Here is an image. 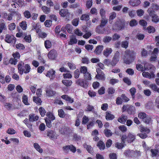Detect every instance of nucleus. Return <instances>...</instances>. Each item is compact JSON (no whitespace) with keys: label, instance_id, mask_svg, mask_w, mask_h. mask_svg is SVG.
Masks as SVG:
<instances>
[{"label":"nucleus","instance_id":"1","mask_svg":"<svg viewBox=\"0 0 159 159\" xmlns=\"http://www.w3.org/2000/svg\"><path fill=\"white\" fill-rule=\"evenodd\" d=\"M136 52L134 51L126 50L125 52L124 62L126 64H129L134 60L136 57Z\"/></svg>","mask_w":159,"mask_h":159},{"label":"nucleus","instance_id":"2","mask_svg":"<svg viewBox=\"0 0 159 159\" xmlns=\"http://www.w3.org/2000/svg\"><path fill=\"white\" fill-rule=\"evenodd\" d=\"M18 72L20 75H22L24 72L25 74L29 73L30 70V67L29 65L26 64L24 65L22 61L20 62L18 65Z\"/></svg>","mask_w":159,"mask_h":159},{"label":"nucleus","instance_id":"3","mask_svg":"<svg viewBox=\"0 0 159 159\" xmlns=\"http://www.w3.org/2000/svg\"><path fill=\"white\" fill-rule=\"evenodd\" d=\"M135 139V135L133 134L129 133L127 136L126 135H123L121 138V140L123 141H125V140L128 143L133 142Z\"/></svg>","mask_w":159,"mask_h":159},{"label":"nucleus","instance_id":"4","mask_svg":"<svg viewBox=\"0 0 159 159\" xmlns=\"http://www.w3.org/2000/svg\"><path fill=\"white\" fill-rule=\"evenodd\" d=\"M124 153L126 156L129 157H137L140 155V151H134L130 150H125Z\"/></svg>","mask_w":159,"mask_h":159},{"label":"nucleus","instance_id":"5","mask_svg":"<svg viewBox=\"0 0 159 159\" xmlns=\"http://www.w3.org/2000/svg\"><path fill=\"white\" fill-rule=\"evenodd\" d=\"M148 12L149 16L152 18V20L153 22L157 23L159 21L158 16L155 14L154 11L152 10L151 7H150L148 9Z\"/></svg>","mask_w":159,"mask_h":159},{"label":"nucleus","instance_id":"6","mask_svg":"<svg viewBox=\"0 0 159 159\" xmlns=\"http://www.w3.org/2000/svg\"><path fill=\"white\" fill-rule=\"evenodd\" d=\"M76 84L84 88H86L88 87L89 84L87 81L81 79L77 80L76 81Z\"/></svg>","mask_w":159,"mask_h":159},{"label":"nucleus","instance_id":"7","mask_svg":"<svg viewBox=\"0 0 159 159\" xmlns=\"http://www.w3.org/2000/svg\"><path fill=\"white\" fill-rule=\"evenodd\" d=\"M5 41L8 43H15L16 41V38L12 35L7 34L5 35Z\"/></svg>","mask_w":159,"mask_h":159},{"label":"nucleus","instance_id":"8","mask_svg":"<svg viewBox=\"0 0 159 159\" xmlns=\"http://www.w3.org/2000/svg\"><path fill=\"white\" fill-rule=\"evenodd\" d=\"M55 71L51 69L48 70L45 74L46 76L49 77L50 80L54 79L55 77Z\"/></svg>","mask_w":159,"mask_h":159},{"label":"nucleus","instance_id":"9","mask_svg":"<svg viewBox=\"0 0 159 159\" xmlns=\"http://www.w3.org/2000/svg\"><path fill=\"white\" fill-rule=\"evenodd\" d=\"M47 135L50 139L54 140L57 138V136L56 132L52 130H49L47 131Z\"/></svg>","mask_w":159,"mask_h":159},{"label":"nucleus","instance_id":"10","mask_svg":"<svg viewBox=\"0 0 159 159\" xmlns=\"http://www.w3.org/2000/svg\"><path fill=\"white\" fill-rule=\"evenodd\" d=\"M57 55V51L54 49H52L49 52L48 57L49 59L54 60L56 58Z\"/></svg>","mask_w":159,"mask_h":159},{"label":"nucleus","instance_id":"11","mask_svg":"<svg viewBox=\"0 0 159 159\" xmlns=\"http://www.w3.org/2000/svg\"><path fill=\"white\" fill-rule=\"evenodd\" d=\"M118 23H119V20L117 21L112 26V30L116 31H118L122 30L124 27V25H120V27H118Z\"/></svg>","mask_w":159,"mask_h":159},{"label":"nucleus","instance_id":"12","mask_svg":"<svg viewBox=\"0 0 159 159\" xmlns=\"http://www.w3.org/2000/svg\"><path fill=\"white\" fill-rule=\"evenodd\" d=\"M112 49L111 48L107 47L103 50V54L106 57H108L112 53Z\"/></svg>","mask_w":159,"mask_h":159},{"label":"nucleus","instance_id":"13","mask_svg":"<svg viewBox=\"0 0 159 159\" xmlns=\"http://www.w3.org/2000/svg\"><path fill=\"white\" fill-rule=\"evenodd\" d=\"M59 14L62 17L69 16L70 14L67 10L64 9H61L60 10Z\"/></svg>","mask_w":159,"mask_h":159},{"label":"nucleus","instance_id":"14","mask_svg":"<svg viewBox=\"0 0 159 159\" xmlns=\"http://www.w3.org/2000/svg\"><path fill=\"white\" fill-rule=\"evenodd\" d=\"M102 27L98 25V26L95 29L96 32L99 34H103L104 33H106L107 34H108L109 32L106 33L105 31V29H102Z\"/></svg>","mask_w":159,"mask_h":159},{"label":"nucleus","instance_id":"15","mask_svg":"<svg viewBox=\"0 0 159 159\" xmlns=\"http://www.w3.org/2000/svg\"><path fill=\"white\" fill-rule=\"evenodd\" d=\"M142 75L143 77L149 79L154 78L155 75L153 72H151V74L148 72H143L142 73Z\"/></svg>","mask_w":159,"mask_h":159},{"label":"nucleus","instance_id":"16","mask_svg":"<svg viewBox=\"0 0 159 159\" xmlns=\"http://www.w3.org/2000/svg\"><path fill=\"white\" fill-rule=\"evenodd\" d=\"M62 98L65 100L66 101L70 103H72L74 102V99L66 95H63L61 96Z\"/></svg>","mask_w":159,"mask_h":159},{"label":"nucleus","instance_id":"17","mask_svg":"<svg viewBox=\"0 0 159 159\" xmlns=\"http://www.w3.org/2000/svg\"><path fill=\"white\" fill-rule=\"evenodd\" d=\"M58 112L59 116L61 118H63L64 117H70V116L69 115L65 114L64 111L62 109L58 110Z\"/></svg>","mask_w":159,"mask_h":159},{"label":"nucleus","instance_id":"18","mask_svg":"<svg viewBox=\"0 0 159 159\" xmlns=\"http://www.w3.org/2000/svg\"><path fill=\"white\" fill-rule=\"evenodd\" d=\"M39 116L34 114H30L29 116V121L32 122L36 121L39 119Z\"/></svg>","mask_w":159,"mask_h":159},{"label":"nucleus","instance_id":"19","mask_svg":"<svg viewBox=\"0 0 159 159\" xmlns=\"http://www.w3.org/2000/svg\"><path fill=\"white\" fill-rule=\"evenodd\" d=\"M61 29L63 31L65 29L69 33H71L72 31L73 27L71 25L67 24L66 25L65 27H62Z\"/></svg>","mask_w":159,"mask_h":159},{"label":"nucleus","instance_id":"20","mask_svg":"<svg viewBox=\"0 0 159 159\" xmlns=\"http://www.w3.org/2000/svg\"><path fill=\"white\" fill-rule=\"evenodd\" d=\"M141 2L140 0H130L129 3L131 5L135 7L138 6Z\"/></svg>","mask_w":159,"mask_h":159},{"label":"nucleus","instance_id":"21","mask_svg":"<svg viewBox=\"0 0 159 159\" xmlns=\"http://www.w3.org/2000/svg\"><path fill=\"white\" fill-rule=\"evenodd\" d=\"M127 119V116L124 115H122L118 119V121L122 124H124Z\"/></svg>","mask_w":159,"mask_h":159},{"label":"nucleus","instance_id":"22","mask_svg":"<svg viewBox=\"0 0 159 159\" xmlns=\"http://www.w3.org/2000/svg\"><path fill=\"white\" fill-rule=\"evenodd\" d=\"M77 42V39L74 36L71 35L70 36V41L68 43L69 45H72L76 43Z\"/></svg>","mask_w":159,"mask_h":159},{"label":"nucleus","instance_id":"23","mask_svg":"<svg viewBox=\"0 0 159 159\" xmlns=\"http://www.w3.org/2000/svg\"><path fill=\"white\" fill-rule=\"evenodd\" d=\"M1 23L0 24V33H1L2 31L7 29V27L5 23L3 22L4 20H0Z\"/></svg>","mask_w":159,"mask_h":159},{"label":"nucleus","instance_id":"24","mask_svg":"<svg viewBox=\"0 0 159 159\" xmlns=\"http://www.w3.org/2000/svg\"><path fill=\"white\" fill-rule=\"evenodd\" d=\"M125 143V141H123L121 140V143L117 142L115 143V147L119 149H122L124 147Z\"/></svg>","mask_w":159,"mask_h":159},{"label":"nucleus","instance_id":"25","mask_svg":"<svg viewBox=\"0 0 159 159\" xmlns=\"http://www.w3.org/2000/svg\"><path fill=\"white\" fill-rule=\"evenodd\" d=\"M103 46L102 45H99L97 47L95 50V52L97 54H99L102 50Z\"/></svg>","mask_w":159,"mask_h":159},{"label":"nucleus","instance_id":"26","mask_svg":"<svg viewBox=\"0 0 159 159\" xmlns=\"http://www.w3.org/2000/svg\"><path fill=\"white\" fill-rule=\"evenodd\" d=\"M116 16V14L114 12H113L111 13V15L109 16V22L110 24L112 23L113 22V20Z\"/></svg>","mask_w":159,"mask_h":159},{"label":"nucleus","instance_id":"27","mask_svg":"<svg viewBox=\"0 0 159 159\" xmlns=\"http://www.w3.org/2000/svg\"><path fill=\"white\" fill-rule=\"evenodd\" d=\"M12 2L16 3L20 7H22L24 4L23 0H12Z\"/></svg>","mask_w":159,"mask_h":159},{"label":"nucleus","instance_id":"28","mask_svg":"<svg viewBox=\"0 0 159 159\" xmlns=\"http://www.w3.org/2000/svg\"><path fill=\"white\" fill-rule=\"evenodd\" d=\"M22 102L23 103L26 105H29L30 104L28 102V98L27 96L24 94L22 96Z\"/></svg>","mask_w":159,"mask_h":159},{"label":"nucleus","instance_id":"29","mask_svg":"<svg viewBox=\"0 0 159 159\" xmlns=\"http://www.w3.org/2000/svg\"><path fill=\"white\" fill-rule=\"evenodd\" d=\"M41 9L43 12L46 14H48L50 12V8L46 6H43L42 7Z\"/></svg>","mask_w":159,"mask_h":159},{"label":"nucleus","instance_id":"30","mask_svg":"<svg viewBox=\"0 0 159 159\" xmlns=\"http://www.w3.org/2000/svg\"><path fill=\"white\" fill-rule=\"evenodd\" d=\"M128 113L130 114H134L135 112V107L133 106H130L128 108Z\"/></svg>","mask_w":159,"mask_h":159},{"label":"nucleus","instance_id":"31","mask_svg":"<svg viewBox=\"0 0 159 159\" xmlns=\"http://www.w3.org/2000/svg\"><path fill=\"white\" fill-rule=\"evenodd\" d=\"M44 46L46 49L50 48L52 46V43L49 40H46L44 43Z\"/></svg>","mask_w":159,"mask_h":159},{"label":"nucleus","instance_id":"32","mask_svg":"<svg viewBox=\"0 0 159 159\" xmlns=\"http://www.w3.org/2000/svg\"><path fill=\"white\" fill-rule=\"evenodd\" d=\"M97 145L101 150H103L105 148V144L104 143L101 141H99Z\"/></svg>","mask_w":159,"mask_h":159},{"label":"nucleus","instance_id":"33","mask_svg":"<svg viewBox=\"0 0 159 159\" xmlns=\"http://www.w3.org/2000/svg\"><path fill=\"white\" fill-rule=\"evenodd\" d=\"M34 148L40 153H42L43 152V149L37 143H35L34 144Z\"/></svg>","mask_w":159,"mask_h":159},{"label":"nucleus","instance_id":"34","mask_svg":"<svg viewBox=\"0 0 159 159\" xmlns=\"http://www.w3.org/2000/svg\"><path fill=\"white\" fill-rule=\"evenodd\" d=\"M144 67L146 70H148L152 69L154 67L152 65L150 64L148 62H145L144 64Z\"/></svg>","mask_w":159,"mask_h":159},{"label":"nucleus","instance_id":"35","mask_svg":"<svg viewBox=\"0 0 159 159\" xmlns=\"http://www.w3.org/2000/svg\"><path fill=\"white\" fill-rule=\"evenodd\" d=\"M107 19L104 18H102L101 20V23L99 26L103 27L105 26L106 24L107 23Z\"/></svg>","mask_w":159,"mask_h":159},{"label":"nucleus","instance_id":"36","mask_svg":"<svg viewBox=\"0 0 159 159\" xmlns=\"http://www.w3.org/2000/svg\"><path fill=\"white\" fill-rule=\"evenodd\" d=\"M152 7L151 8L152 10L154 11H157L159 10V5L158 4L153 3L152 4Z\"/></svg>","mask_w":159,"mask_h":159},{"label":"nucleus","instance_id":"37","mask_svg":"<svg viewBox=\"0 0 159 159\" xmlns=\"http://www.w3.org/2000/svg\"><path fill=\"white\" fill-rule=\"evenodd\" d=\"M80 73L84 74L88 72L87 67L85 66H81L80 69Z\"/></svg>","mask_w":159,"mask_h":159},{"label":"nucleus","instance_id":"38","mask_svg":"<svg viewBox=\"0 0 159 159\" xmlns=\"http://www.w3.org/2000/svg\"><path fill=\"white\" fill-rule=\"evenodd\" d=\"M151 152L153 156H157L159 155V149L158 150L156 149H151Z\"/></svg>","mask_w":159,"mask_h":159},{"label":"nucleus","instance_id":"39","mask_svg":"<svg viewBox=\"0 0 159 159\" xmlns=\"http://www.w3.org/2000/svg\"><path fill=\"white\" fill-rule=\"evenodd\" d=\"M95 77L97 79L102 80H104L105 79V77L103 73L96 75Z\"/></svg>","mask_w":159,"mask_h":159},{"label":"nucleus","instance_id":"40","mask_svg":"<svg viewBox=\"0 0 159 159\" xmlns=\"http://www.w3.org/2000/svg\"><path fill=\"white\" fill-rule=\"evenodd\" d=\"M62 83L66 86H70L72 83V82L70 80H63L62 81Z\"/></svg>","mask_w":159,"mask_h":159},{"label":"nucleus","instance_id":"41","mask_svg":"<svg viewBox=\"0 0 159 159\" xmlns=\"http://www.w3.org/2000/svg\"><path fill=\"white\" fill-rule=\"evenodd\" d=\"M84 147L90 153H92L93 148L90 146L87 145L86 144L83 145Z\"/></svg>","mask_w":159,"mask_h":159},{"label":"nucleus","instance_id":"42","mask_svg":"<svg viewBox=\"0 0 159 159\" xmlns=\"http://www.w3.org/2000/svg\"><path fill=\"white\" fill-rule=\"evenodd\" d=\"M89 19V15L86 14L82 15L80 17V20H82L88 21Z\"/></svg>","mask_w":159,"mask_h":159},{"label":"nucleus","instance_id":"43","mask_svg":"<svg viewBox=\"0 0 159 159\" xmlns=\"http://www.w3.org/2000/svg\"><path fill=\"white\" fill-rule=\"evenodd\" d=\"M114 118V116L110 113H107L106 118L107 120H111Z\"/></svg>","mask_w":159,"mask_h":159},{"label":"nucleus","instance_id":"44","mask_svg":"<svg viewBox=\"0 0 159 159\" xmlns=\"http://www.w3.org/2000/svg\"><path fill=\"white\" fill-rule=\"evenodd\" d=\"M112 39L109 36H106L104 37L103 39V41L105 43H109Z\"/></svg>","mask_w":159,"mask_h":159},{"label":"nucleus","instance_id":"45","mask_svg":"<svg viewBox=\"0 0 159 159\" xmlns=\"http://www.w3.org/2000/svg\"><path fill=\"white\" fill-rule=\"evenodd\" d=\"M33 100L34 102L39 105L41 104L42 102L41 99L38 97H34L33 98Z\"/></svg>","mask_w":159,"mask_h":159},{"label":"nucleus","instance_id":"46","mask_svg":"<svg viewBox=\"0 0 159 159\" xmlns=\"http://www.w3.org/2000/svg\"><path fill=\"white\" fill-rule=\"evenodd\" d=\"M46 116L48 117L49 120L50 119L52 120L55 119V116L51 112H48L46 114Z\"/></svg>","mask_w":159,"mask_h":159},{"label":"nucleus","instance_id":"47","mask_svg":"<svg viewBox=\"0 0 159 159\" xmlns=\"http://www.w3.org/2000/svg\"><path fill=\"white\" fill-rule=\"evenodd\" d=\"M39 112L42 117H43L46 113L45 109L42 107H40L39 109Z\"/></svg>","mask_w":159,"mask_h":159},{"label":"nucleus","instance_id":"48","mask_svg":"<svg viewBox=\"0 0 159 159\" xmlns=\"http://www.w3.org/2000/svg\"><path fill=\"white\" fill-rule=\"evenodd\" d=\"M16 24L14 23L10 24L8 25V29L11 31L15 29Z\"/></svg>","mask_w":159,"mask_h":159},{"label":"nucleus","instance_id":"49","mask_svg":"<svg viewBox=\"0 0 159 159\" xmlns=\"http://www.w3.org/2000/svg\"><path fill=\"white\" fill-rule=\"evenodd\" d=\"M27 25L25 21H22L20 23V26L23 30H25L27 28Z\"/></svg>","mask_w":159,"mask_h":159},{"label":"nucleus","instance_id":"50","mask_svg":"<svg viewBox=\"0 0 159 159\" xmlns=\"http://www.w3.org/2000/svg\"><path fill=\"white\" fill-rule=\"evenodd\" d=\"M104 132L105 135L107 137L111 136L112 134L111 130L107 129L104 130Z\"/></svg>","mask_w":159,"mask_h":159},{"label":"nucleus","instance_id":"51","mask_svg":"<svg viewBox=\"0 0 159 159\" xmlns=\"http://www.w3.org/2000/svg\"><path fill=\"white\" fill-rule=\"evenodd\" d=\"M45 121L46 123V126L48 128H51L52 127V123L50 120L47 118H45Z\"/></svg>","mask_w":159,"mask_h":159},{"label":"nucleus","instance_id":"52","mask_svg":"<svg viewBox=\"0 0 159 159\" xmlns=\"http://www.w3.org/2000/svg\"><path fill=\"white\" fill-rule=\"evenodd\" d=\"M24 16L27 18H30L31 16V15L30 12L28 11H25L23 13Z\"/></svg>","mask_w":159,"mask_h":159},{"label":"nucleus","instance_id":"53","mask_svg":"<svg viewBox=\"0 0 159 159\" xmlns=\"http://www.w3.org/2000/svg\"><path fill=\"white\" fill-rule=\"evenodd\" d=\"M40 27V26L37 24H35L33 26L32 30H35L37 33H39Z\"/></svg>","mask_w":159,"mask_h":159},{"label":"nucleus","instance_id":"54","mask_svg":"<svg viewBox=\"0 0 159 159\" xmlns=\"http://www.w3.org/2000/svg\"><path fill=\"white\" fill-rule=\"evenodd\" d=\"M92 35L91 32L90 31L86 32V33L83 35V37L85 39H88Z\"/></svg>","mask_w":159,"mask_h":159},{"label":"nucleus","instance_id":"55","mask_svg":"<svg viewBox=\"0 0 159 159\" xmlns=\"http://www.w3.org/2000/svg\"><path fill=\"white\" fill-rule=\"evenodd\" d=\"M79 20V18L74 19L72 21V24L74 26H77L78 25Z\"/></svg>","mask_w":159,"mask_h":159},{"label":"nucleus","instance_id":"56","mask_svg":"<svg viewBox=\"0 0 159 159\" xmlns=\"http://www.w3.org/2000/svg\"><path fill=\"white\" fill-rule=\"evenodd\" d=\"M84 79L87 80H91V74L89 72H87L84 74Z\"/></svg>","mask_w":159,"mask_h":159},{"label":"nucleus","instance_id":"57","mask_svg":"<svg viewBox=\"0 0 159 159\" xmlns=\"http://www.w3.org/2000/svg\"><path fill=\"white\" fill-rule=\"evenodd\" d=\"M74 33L76 35L79 36H82L83 35V33L78 29L75 30Z\"/></svg>","mask_w":159,"mask_h":159},{"label":"nucleus","instance_id":"58","mask_svg":"<svg viewBox=\"0 0 159 159\" xmlns=\"http://www.w3.org/2000/svg\"><path fill=\"white\" fill-rule=\"evenodd\" d=\"M146 116V114L144 112H140L138 114L139 117L143 120L145 119Z\"/></svg>","mask_w":159,"mask_h":159},{"label":"nucleus","instance_id":"59","mask_svg":"<svg viewBox=\"0 0 159 159\" xmlns=\"http://www.w3.org/2000/svg\"><path fill=\"white\" fill-rule=\"evenodd\" d=\"M129 91L131 93V94L133 98H134V95L136 93V89L134 88H131L129 90Z\"/></svg>","mask_w":159,"mask_h":159},{"label":"nucleus","instance_id":"60","mask_svg":"<svg viewBox=\"0 0 159 159\" xmlns=\"http://www.w3.org/2000/svg\"><path fill=\"white\" fill-rule=\"evenodd\" d=\"M55 93V92L51 90H48L46 91V95L49 97L52 96Z\"/></svg>","mask_w":159,"mask_h":159},{"label":"nucleus","instance_id":"61","mask_svg":"<svg viewBox=\"0 0 159 159\" xmlns=\"http://www.w3.org/2000/svg\"><path fill=\"white\" fill-rule=\"evenodd\" d=\"M12 56L14 58L17 60L19 59L20 57V54L17 52H16L15 53H13L12 54Z\"/></svg>","mask_w":159,"mask_h":159},{"label":"nucleus","instance_id":"62","mask_svg":"<svg viewBox=\"0 0 159 159\" xmlns=\"http://www.w3.org/2000/svg\"><path fill=\"white\" fill-rule=\"evenodd\" d=\"M74 77L75 78L77 79L79 77L80 72L78 69L76 70L74 72Z\"/></svg>","mask_w":159,"mask_h":159},{"label":"nucleus","instance_id":"63","mask_svg":"<svg viewBox=\"0 0 159 159\" xmlns=\"http://www.w3.org/2000/svg\"><path fill=\"white\" fill-rule=\"evenodd\" d=\"M115 90L114 88L110 87L107 90V92L109 94H113L115 92Z\"/></svg>","mask_w":159,"mask_h":159},{"label":"nucleus","instance_id":"64","mask_svg":"<svg viewBox=\"0 0 159 159\" xmlns=\"http://www.w3.org/2000/svg\"><path fill=\"white\" fill-rule=\"evenodd\" d=\"M147 30L149 33H154L155 31V28L152 26H150L148 27Z\"/></svg>","mask_w":159,"mask_h":159}]
</instances>
